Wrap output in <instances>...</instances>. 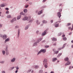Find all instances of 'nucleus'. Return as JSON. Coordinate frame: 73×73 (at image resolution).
Returning <instances> with one entry per match:
<instances>
[{
	"instance_id": "f257e3e1",
	"label": "nucleus",
	"mask_w": 73,
	"mask_h": 73,
	"mask_svg": "<svg viewBox=\"0 0 73 73\" xmlns=\"http://www.w3.org/2000/svg\"><path fill=\"white\" fill-rule=\"evenodd\" d=\"M46 52V50L45 49H41L40 51L38 53L37 55L39 54H40V53L41 52H43V53H45Z\"/></svg>"
},
{
	"instance_id": "f03ea898",
	"label": "nucleus",
	"mask_w": 73,
	"mask_h": 73,
	"mask_svg": "<svg viewBox=\"0 0 73 73\" xmlns=\"http://www.w3.org/2000/svg\"><path fill=\"white\" fill-rule=\"evenodd\" d=\"M31 17H29L28 18V17H26L25 18L23 19V20H24V21H25V20H27L28 19V20L30 19H31Z\"/></svg>"
},
{
	"instance_id": "7ed1b4c3",
	"label": "nucleus",
	"mask_w": 73,
	"mask_h": 73,
	"mask_svg": "<svg viewBox=\"0 0 73 73\" xmlns=\"http://www.w3.org/2000/svg\"><path fill=\"white\" fill-rule=\"evenodd\" d=\"M41 40V39H39V40H38L36 43L35 42V43L33 44V46H36L37 45V43H38Z\"/></svg>"
},
{
	"instance_id": "20e7f679",
	"label": "nucleus",
	"mask_w": 73,
	"mask_h": 73,
	"mask_svg": "<svg viewBox=\"0 0 73 73\" xmlns=\"http://www.w3.org/2000/svg\"><path fill=\"white\" fill-rule=\"evenodd\" d=\"M1 37H3V40H5V39H6V38H7V36L6 35H1Z\"/></svg>"
},
{
	"instance_id": "39448f33",
	"label": "nucleus",
	"mask_w": 73,
	"mask_h": 73,
	"mask_svg": "<svg viewBox=\"0 0 73 73\" xmlns=\"http://www.w3.org/2000/svg\"><path fill=\"white\" fill-rule=\"evenodd\" d=\"M58 16L60 18V17L61 16V13L60 12H58L57 13Z\"/></svg>"
},
{
	"instance_id": "423d86ee",
	"label": "nucleus",
	"mask_w": 73,
	"mask_h": 73,
	"mask_svg": "<svg viewBox=\"0 0 73 73\" xmlns=\"http://www.w3.org/2000/svg\"><path fill=\"white\" fill-rule=\"evenodd\" d=\"M47 62V60H46V59H44L43 62L44 65H45L46 64H47V63H46Z\"/></svg>"
},
{
	"instance_id": "0eeeda50",
	"label": "nucleus",
	"mask_w": 73,
	"mask_h": 73,
	"mask_svg": "<svg viewBox=\"0 0 73 73\" xmlns=\"http://www.w3.org/2000/svg\"><path fill=\"white\" fill-rule=\"evenodd\" d=\"M16 18H13L11 21V23H13V22H14L15 21H16Z\"/></svg>"
},
{
	"instance_id": "6e6552de",
	"label": "nucleus",
	"mask_w": 73,
	"mask_h": 73,
	"mask_svg": "<svg viewBox=\"0 0 73 73\" xmlns=\"http://www.w3.org/2000/svg\"><path fill=\"white\" fill-rule=\"evenodd\" d=\"M70 62H68L67 63H66L65 64V66H66V65H70Z\"/></svg>"
},
{
	"instance_id": "1a4fd4ad",
	"label": "nucleus",
	"mask_w": 73,
	"mask_h": 73,
	"mask_svg": "<svg viewBox=\"0 0 73 73\" xmlns=\"http://www.w3.org/2000/svg\"><path fill=\"white\" fill-rule=\"evenodd\" d=\"M20 30H18V36L17 38H19V36H20Z\"/></svg>"
},
{
	"instance_id": "9d476101",
	"label": "nucleus",
	"mask_w": 73,
	"mask_h": 73,
	"mask_svg": "<svg viewBox=\"0 0 73 73\" xmlns=\"http://www.w3.org/2000/svg\"><path fill=\"white\" fill-rule=\"evenodd\" d=\"M46 31H44V32L42 33V36H44L46 34Z\"/></svg>"
},
{
	"instance_id": "9b49d317",
	"label": "nucleus",
	"mask_w": 73,
	"mask_h": 73,
	"mask_svg": "<svg viewBox=\"0 0 73 73\" xmlns=\"http://www.w3.org/2000/svg\"><path fill=\"white\" fill-rule=\"evenodd\" d=\"M42 10H41L40 11H39L38 12V15H40V14H41V13H42Z\"/></svg>"
},
{
	"instance_id": "f8f14e48",
	"label": "nucleus",
	"mask_w": 73,
	"mask_h": 73,
	"mask_svg": "<svg viewBox=\"0 0 73 73\" xmlns=\"http://www.w3.org/2000/svg\"><path fill=\"white\" fill-rule=\"evenodd\" d=\"M57 60V58H54L52 59V61L53 62H54L56 61V60Z\"/></svg>"
},
{
	"instance_id": "ddd939ff",
	"label": "nucleus",
	"mask_w": 73,
	"mask_h": 73,
	"mask_svg": "<svg viewBox=\"0 0 73 73\" xmlns=\"http://www.w3.org/2000/svg\"><path fill=\"white\" fill-rule=\"evenodd\" d=\"M52 41H56L57 40V39L55 38H52Z\"/></svg>"
},
{
	"instance_id": "4468645a",
	"label": "nucleus",
	"mask_w": 73,
	"mask_h": 73,
	"mask_svg": "<svg viewBox=\"0 0 73 73\" xmlns=\"http://www.w3.org/2000/svg\"><path fill=\"white\" fill-rule=\"evenodd\" d=\"M43 23H44V24H46V23H47V22L45 20H44L42 21Z\"/></svg>"
},
{
	"instance_id": "2eb2a0df",
	"label": "nucleus",
	"mask_w": 73,
	"mask_h": 73,
	"mask_svg": "<svg viewBox=\"0 0 73 73\" xmlns=\"http://www.w3.org/2000/svg\"><path fill=\"white\" fill-rule=\"evenodd\" d=\"M45 65H44V67L45 68H47V67H48V65H48V64L47 63H46V64H44Z\"/></svg>"
},
{
	"instance_id": "dca6fc26",
	"label": "nucleus",
	"mask_w": 73,
	"mask_h": 73,
	"mask_svg": "<svg viewBox=\"0 0 73 73\" xmlns=\"http://www.w3.org/2000/svg\"><path fill=\"white\" fill-rule=\"evenodd\" d=\"M21 15H19L17 17V20H19L20 18H21Z\"/></svg>"
},
{
	"instance_id": "f3484780",
	"label": "nucleus",
	"mask_w": 73,
	"mask_h": 73,
	"mask_svg": "<svg viewBox=\"0 0 73 73\" xmlns=\"http://www.w3.org/2000/svg\"><path fill=\"white\" fill-rule=\"evenodd\" d=\"M54 26L55 27H58L59 26V24H57L56 25H55Z\"/></svg>"
},
{
	"instance_id": "a211bd4d",
	"label": "nucleus",
	"mask_w": 73,
	"mask_h": 73,
	"mask_svg": "<svg viewBox=\"0 0 73 73\" xmlns=\"http://www.w3.org/2000/svg\"><path fill=\"white\" fill-rule=\"evenodd\" d=\"M23 11L25 12V13H27V11H28V10H27V9H25L23 10Z\"/></svg>"
},
{
	"instance_id": "6ab92c4d",
	"label": "nucleus",
	"mask_w": 73,
	"mask_h": 73,
	"mask_svg": "<svg viewBox=\"0 0 73 73\" xmlns=\"http://www.w3.org/2000/svg\"><path fill=\"white\" fill-rule=\"evenodd\" d=\"M7 18H11V16L10 15H8L7 16Z\"/></svg>"
},
{
	"instance_id": "aec40b11",
	"label": "nucleus",
	"mask_w": 73,
	"mask_h": 73,
	"mask_svg": "<svg viewBox=\"0 0 73 73\" xmlns=\"http://www.w3.org/2000/svg\"><path fill=\"white\" fill-rule=\"evenodd\" d=\"M9 41V38H7L5 40V43L6 42H7V41Z\"/></svg>"
},
{
	"instance_id": "412c9836",
	"label": "nucleus",
	"mask_w": 73,
	"mask_h": 73,
	"mask_svg": "<svg viewBox=\"0 0 73 73\" xmlns=\"http://www.w3.org/2000/svg\"><path fill=\"white\" fill-rule=\"evenodd\" d=\"M69 60V59L68 58L66 57V58L64 60L65 61H68V60Z\"/></svg>"
},
{
	"instance_id": "4be33fe9",
	"label": "nucleus",
	"mask_w": 73,
	"mask_h": 73,
	"mask_svg": "<svg viewBox=\"0 0 73 73\" xmlns=\"http://www.w3.org/2000/svg\"><path fill=\"white\" fill-rule=\"evenodd\" d=\"M15 61V58H13V59H12L11 60V62H14Z\"/></svg>"
},
{
	"instance_id": "5701e85b",
	"label": "nucleus",
	"mask_w": 73,
	"mask_h": 73,
	"mask_svg": "<svg viewBox=\"0 0 73 73\" xmlns=\"http://www.w3.org/2000/svg\"><path fill=\"white\" fill-rule=\"evenodd\" d=\"M39 66H35V69H37V68H38Z\"/></svg>"
},
{
	"instance_id": "b1692460",
	"label": "nucleus",
	"mask_w": 73,
	"mask_h": 73,
	"mask_svg": "<svg viewBox=\"0 0 73 73\" xmlns=\"http://www.w3.org/2000/svg\"><path fill=\"white\" fill-rule=\"evenodd\" d=\"M1 7H4V5L3 4H1Z\"/></svg>"
},
{
	"instance_id": "393cba45",
	"label": "nucleus",
	"mask_w": 73,
	"mask_h": 73,
	"mask_svg": "<svg viewBox=\"0 0 73 73\" xmlns=\"http://www.w3.org/2000/svg\"><path fill=\"white\" fill-rule=\"evenodd\" d=\"M63 39L64 40V41H66V37H64L63 38Z\"/></svg>"
},
{
	"instance_id": "a878e982",
	"label": "nucleus",
	"mask_w": 73,
	"mask_h": 73,
	"mask_svg": "<svg viewBox=\"0 0 73 73\" xmlns=\"http://www.w3.org/2000/svg\"><path fill=\"white\" fill-rule=\"evenodd\" d=\"M71 25V23H67V26H69V25Z\"/></svg>"
},
{
	"instance_id": "bb28decb",
	"label": "nucleus",
	"mask_w": 73,
	"mask_h": 73,
	"mask_svg": "<svg viewBox=\"0 0 73 73\" xmlns=\"http://www.w3.org/2000/svg\"><path fill=\"white\" fill-rule=\"evenodd\" d=\"M43 72V71L42 70H40L39 71V73H42Z\"/></svg>"
},
{
	"instance_id": "cd10ccee",
	"label": "nucleus",
	"mask_w": 73,
	"mask_h": 73,
	"mask_svg": "<svg viewBox=\"0 0 73 73\" xmlns=\"http://www.w3.org/2000/svg\"><path fill=\"white\" fill-rule=\"evenodd\" d=\"M20 15H24V14L23 13V12H21L20 13Z\"/></svg>"
},
{
	"instance_id": "c85d7f7f",
	"label": "nucleus",
	"mask_w": 73,
	"mask_h": 73,
	"mask_svg": "<svg viewBox=\"0 0 73 73\" xmlns=\"http://www.w3.org/2000/svg\"><path fill=\"white\" fill-rule=\"evenodd\" d=\"M15 68H16L17 70H18L19 69V67L18 66H17V67L16 66Z\"/></svg>"
},
{
	"instance_id": "c756f323",
	"label": "nucleus",
	"mask_w": 73,
	"mask_h": 73,
	"mask_svg": "<svg viewBox=\"0 0 73 73\" xmlns=\"http://www.w3.org/2000/svg\"><path fill=\"white\" fill-rule=\"evenodd\" d=\"M62 54V53H60V54H59L58 55V57H60V56H61V54Z\"/></svg>"
},
{
	"instance_id": "7c9ffc66",
	"label": "nucleus",
	"mask_w": 73,
	"mask_h": 73,
	"mask_svg": "<svg viewBox=\"0 0 73 73\" xmlns=\"http://www.w3.org/2000/svg\"><path fill=\"white\" fill-rule=\"evenodd\" d=\"M2 53L3 54H5V51H2Z\"/></svg>"
},
{
	"instance_id": "2f4dec72",
	"label": "nucleus",
	"mask_w": 73,
	"mask_h": 73,
	"mask_svg": "<svg viewBox=\"0 0 73 73\" xmlns=\"http://www.w3.org/2000/svg\"><path fill=\"white\" fill-rule=\"evenodd\" d=\"M6 14H8L9 13V11H6Z\"/></svg>"
},
{
	"instance_id": "473e14b6",
	"label": "nucleus",
	"mask_w": 73,
	"mask_h": 73,
	"mask_svg": "<svg viewBox=\"0 0 73 73\" xmlns=\"http://www.w3.org/2000/svg\"><path fill=\"white\" fill-rule=\"evenodd\" d=\"M58 53V51H57L55 52V54H57Z\"/></svg>"
},
{
	"instance_id": "72a5a7b5",
	"label": "nucleus",
	"mask_w": 73,
	"mask_h": 73,
	"mask_svg": "<svg viewBox=\"0 0 73 73\" xmlns=\"http://www.w3.org/2000/svg\"><path fill=\"white\" fill-rule=\"evenodd\" d=\"M61 33H59L58 34V36H60V35H61Z\"/></svg>"
},
{
	"instance_id": "f704fd0d",
	"label": "nucleus",
	"mask_w": 73,
	"mask_h": 73,
	"mask_svg": "<svg viewBox=\"0 0 73 73\" xmlns=\"http://www.w3.org/2000/svg\"><path fill=\"white\" fill-rule=\"evenodd\" d=\"M5 9H6V10H7V11H8L9 10V9L8 8H6Z\"/></svg>"
},
{
	"instance_id": "c9c22d12",
	"label": "nucleus",
	"mask_w": 73,
	"mask_h": 73,
	"mask_svg": "<svg viewBox=\"0 0 73 73\" xmlns=\"http://www.w3.org/2000/svg\"><path fill=\"white\" fill-rule=\"evenodd\" d=\"M63 48H58V50H61V49H62Z\"/></svg>"
},
{
	"instance_id": "e433bc0d",
	"label": "nucleus",
	"mask_w": 73,
	"mask_h": 73,
	"mask_svg": "<svg viewBox=\"0 0 73 73\" xmlns=\"http://www.w3.org/2000/svg\"><path fill=\"white\" fill-rule=\"evenodd\" d=\"M73 24L72 25V28H71V31H73Z\"/></svg>"
},
{
	"instance_id": "4c0bfd02",
	"label": "nucleus",
	"mask_w": 73,
	"mask_h": 73,
	"mask_svg": "<svg viewBox=\"0 0 73 73\" xmlns=\"http://www.w3.org/2000/svg\"><path fill=\"white\" fill-rule=\"evenodd\" d=\"M16 28H19V26H15Z\"/></svg>"
},
{
	"instance_id": "58836bf2",
	"label": "nucleus",
	"mask_w": 73,
	"mask_h": 73,
	"mask_svg": "<svg viewBox=\"0 0 73 73\" xmlns=\"http://www.w3.org/2000/svg\"><path fill=\"white\" fill-rule=\"evenodd\" d=\"M28 28V27H26L25 28V30H27V29Z\"/></svg>"
},
{
	"instance_id": "ea45409f",
	"label": "nucleus",
	"mask_w": 73,
	"mask_h": 73,
	"mask_svg": "<svg viewBox=\"0 0 73 73\" xmlns=\"http://www.w3.org/2000/svg\"><path fill=\"white\" fill-rule=\"evenodd\" d=\"M28 5H26L25 6V8H28Z\"/></svg>"
},
{
	"instance_id": "a19ab883",
	"label": "nucleus",
	"mask_w": 73,
	"mask_h": 73,
	"mask_svg": "<svg viewBox=\"0 0 73 73\" xmlns=\"http://www.w3.org/2000/svg\"><path fill=\"white\" fill-rule=\"evenodd\" d=\"M6 54H7V55H8V52L7 51L6 52Z\"/></svg>"
},
{
	"instance_id": "79ce46f5",
	"label": "nucleus",
	"mask_w": 73,
	"mask_h": 73,
	"mask_svg": "<svg viewBox=\"0 0 73 73\" xmlns=\"http://www.w3.org/2000/svg\"><path fill=\"white\" fill-rule=\"evenodd\" d=\"M49 46H46L45 48H48Z\"/></svg>"
},
{
	"instance_id": "37998d69",
	"label": "nucleus",
	"mask_w": 73,
	"mask_h": 73,
	"mask_svg": "<svg viewBox=\"0 0 73 73\" xmlns=\"http://www.w3.org/2000/svg\"><path fill=\"white\" fill-rule=\"evenodd\" d=\"M56 50V49H53V52H55Z\"/></svg>"
},
{
	"instance_id": "c03bdc74",
	"label": "nucleus",
	"mask_w": 73,
	"mask_h": 73,
	"mask_svg": "<svg viewBox=\"0 0 73 73\" xmlns=\"http://www.w3.org/2000/svg\"><path fill=\"white\" fill-rule=\"evenodd\" d=\"M69 35H72V32H71L69 34Z\"/></svg>"
},
{
	"instance_id": "a18cd8bd",
	"label": "nucleus",
	"mask_w": 73,
	"mask_h": 73,
	"mask_svg": "<svg viewBox=\"0 0 73 73\" xmlns=\"http://www.w3.org/2000/svg\"><path fill=\"white\" fill-rule=\"evenodd\" d=\"M68 28V29H71V27H69Z\"/></svg>"
},
{
	"instance_id": "49530a36",
	"label": "nucleus",
	"mask_w": 73,
	"mask_h": 73,
	"mask_svg": "<svg viewBox=\"0 0 73 73\" xmlns=\"http://www.w3.org/2000/svg\"><path fill=\"white\" fill-rule=\"evenodd\" d=\"M59 11L60 12H61V11H62V9H60L59 10Z\"/></svg>"
},
{
	"instance_id": "de8ad7c7",
	"label": "nucleus",
	"mask_w": 73,
	"mask_h": 73,
	"mask_svg": "<svg viewBox=\"0 0 73 73\" xmlns=\"http://www.w3.org/2000/svg\"><path fill=\"white\" fill-rule=\"evenodd\" d=\"M1 27H2V25L1 24H0V28H1Z\"/></svg>"
},
{
	"instance_id": "09e8293b",
	"label": "nucleus",
	"mask_w": 73,
	"mask_h": 73,
	"mask_svg": "<svg viewBox=\"0 0 73 73\" xmlns=\"http://www.w3.org/2000/svg\"><path fill=\"white\" fill-rule=\"evenodd\" d=\"M66 44H64V45H63L64 48V47H65V45H66Z\"/></svg>"
},
{
	"instance_id": "8fccbe9b",
	"label": "nucleus",
	"mask_w": 73,
	"mask_h": 73,
	"mask_svg": "<svg viewBox=\"0 0 73 73\" xmlns=\"http://www.w3.org/2000/svg\"><path fill=\"white\" fill-rule=\"evenodd\" d=\"M14 68H15V67H13L11 68L12 69H14Z\"/></svg>"
},
{
	"instance_id": "3c124183",
	"label": "nucleus",
	"mask_w": 73,
	"mask_h": 73,
	"mask_svg": "<svg viewBox=\"0 0 73 73\" xmlns=\"http://www.w3.org/2000/svg\"><path fill=\"white\" fill-rule=\"evenodd\" d=\"M65 35H63L62 36V37H65Z\"/></svg>"
},
{
	"instance_id": "603ef678",
	"label": "nucleus",
	"mask_w": 73,
	"mask_h": 73,
	"mask_svg": "<svg viewBox=\"0 0 73 73\" xmlns=\"http://www.w3.org/2000/svg\"><path fill=\"white\" fill-rule=\"evenodd\" d=\"M70 68H72V67L71 66H70L69 67V69H70Z\"/></svg>"
},
{
	"instance_id": "864d4df0",
	"label": "nucleus",
	"mask_w": 73,
	"mask_h": 73,
	"mask_svg": "<svg viewBox=\"0 0 73 73\" xmlns=\"http://www.w3.org/2000/svg\"><path fill=\"white\" fill-rule=\"evenodd\" d=\"M53 45H56V43H54V44Z\"/></svg>"
},
{
	"instance_id": "5fc2aeb1",
	"label": "nucleus",
	"mask_w": 73,
	"mask_h": 73,
	"mask_svg": "<svg viewBox=\"0 0 73 73\" xmlns=\"http://www.w3.org/2000/svg\"><path fill=\"white\" fill-rule=\"evenodd\" d=\"M50 73H54V71H52Z\"/></svg>"
},
{
	"instance_id": "6e6d98bb",
	"label": "nucleus",
	"mask_w": 73,
	"mask_h": 73,
	"mask_svg": "<svg viewBox=\"0 0 73 73\" xmlns=\"http://www.w3.org/2000/svg\"><path fill=\"white\" fill-rule=\"evenodd\" d=\"M2 73H5V71H2Z\"/></svg>"
},
{
	"instance_id": "4d7b16f0",
	"label": "nucleus",
	"mask_w": 73,
	"mask_h": 73,
	"mask_svg": "<svg viewBox=\"0 0 73 73\" xmlns=\"http://www.w3.org/2000/svg\"><path fill=\"white\" fill-rule=\"evenodd\" d=\"M46 0H43V2H45V1H46Z\"/></svg>"
},
{
	"instance_id": "13d9d810",
	"label": "nucleus",
	"mask_w": 73,
	"mask_h": 73,
	"mask_svg": "<svg viewBox=\"0 0 73 73\" xmlns=\"http://www.w3.org/2000/svg\"><path fill=\"white\" fill-rule=\"evenodd\" d=\"M4 61H2L1 62V63L2 64H3V63H4Z\"/></svg>"
},
{
	"instance_id": "bf43d9fd",
	"label": "nucleus",
	"mask_w": 73,
	"mask_h": 73,
	"mask_svg": "<svg viewBox=\"0 0 73 73\" xmlns=\"http://www.w3.org/2000/svg\"><path fill=\"white\" fill-rule=\"evenodd\" d=\"M17 72H18V71L17 70L15 71V73H17Z\"/></svg>"
},
{
	"instance_id": "052dcab7",
	"label": "nucleus",
	"mask_w": 73,
	"mask_h": 73,
	"mask_svg": "<svg viewBox=\"0 0 73 73\" xmlns=\"http://www.w3.org/2000/svg\"><path fill=\"white\" fill-rule=\"evenodd\" d=\"M53 20H51V23H53Z\"/></svg>"
},
{
	"instance_id": "680f3d73",
	"label": "nucleus",
	"mask_w": 73,
	"mask_h": 73,
	"mask_svg": "<svg viewBox=\"0 0 73 73\" xmlns=\"http://www.w3.org/2000/svg\"><path fill=\"white\" fill-rule=\"evenodd\" d=\"M38 20L36 21V23H38Z\"/></svg>"
},
{
	"instance_id": "e2e57ef3",
	"label": "nucleus",
	"mask_w": 73,
	"mask_h": 73,
	"mask_svg": "<svg viewBox=\"0 0 73 73\" xmlns=\"http://www.w3.org/2000/svg\"><path fill=\"white\" fill-rule=\"evenodd\" d=\"M31 70L30 69L29 70V72H31Z\"/></svg>"
},
{
	"instance_id": "0e129e2a",
	"label": "nucleus",
	"mask_w": 73,
	"mask_h": 73,
	"mask_svg": "<svg viewBox=\"0 0 73 73\" xmlns=\"http://www.w3.org/2000/svg\"><path fill=\"white\" fill-rule=\"evenodd\" d=\"M61 5H62V4H60L59 5L60 6H61Z\"/></svg>"
},
{
	"instance_id": "69168bd1",
	"label": "nucleus",
	"mask_w": 73,
	"mask_h": 73,
	"mask_svg": "<svg viewBox=\"0 0 73 73\" xmlns=\"http://www.w3.org/2000/svg\"><path fill=\"white\" fill-rule=\"evenodd\" d=\"M36 33H38V31H37L36 32Z\"/></svg>"
},
{
	"instance_id": "338daca9",
	"label": "nucleus",
	"mask_w": 73,
	"mask_h": 73,
	"mask_svg": "<svg viewBox=\"0 0 73 73\" xmlns=\"http://www.w3.org/2000/svg\"><path fill=\"white\" fill-rule=\"evenodd\" d=\"M71 42L73 43V40L71 41Z\"/></svg>"
},
{
	"instance_id": "774afa93",
	"label": "nucleus",
	"mask_w": 73,
	"mask_h": 73,
	"mask_svg": "<svg viewBox=\"0 0 73 73\" xmlns=\"http://www.w3.org/2000/svg\"><path fill=\"white\" fill-rule=\"evenodd\" d=\"M72 48H73V44L72 46Z\"/></svg>"
}]
</instances>
